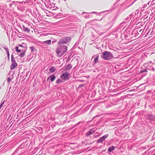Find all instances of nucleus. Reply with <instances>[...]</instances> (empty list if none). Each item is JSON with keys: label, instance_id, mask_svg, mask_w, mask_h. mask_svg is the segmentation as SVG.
<instances>
[{"label": "nucleus", "instance_id": "nucleus-17", "mask_svg": "<svg viewBox=\"0 0 155 155\" xmlns=\"http://www.w3.org/2000/svg\"><path fill=\"white\" fill-rule=\"evenodd\" d=\"M23 29L25 31H27L28 32H29L30 31V30H29V29L26 27H24L23 28Z\"/></svg>", "mask_w": 155, "mask_h": 155}, {"label": "nucleus", "instance_id": "nucleus-2", "mask_svg": "<svg viewBox=\"0 0 155 155\" xmlns=\"http://www.w3.org/2000/svg\"><path fill=\"white\" fill-rule=\"evenodd\" d=\"M102 58L105 60H110L114 58L113 54L110 52L105 51L102 52Z\"/></svg>", "mask_w": 155, "mask_h": 155}, {"label": "nucleus", "instance_id": "nucleus-5", "mask_svg": "<svg viewBox=\"0 0 155 155\" xmlns=\"http://www.w3.org/2000/svg\"><path fill=\"white\" fill-rule=\"evenodd\" d=\"M24 48L21 45H19L15 48L16 51L17 53H19L23 51V48Z\"/></svg>", "mask_w": 155, "mask_h": 155}, {"label": "nucleus", "instance_id": "nucleus-23", "mask_svg": "<svg viewBox=\"0 0 155 155\" xmlns=\"http://www.w3.org/2000/svg\"><path fill=\"white\" fill-rule=\"evenodd\" d=\"M11 79L9 77V78H8L7 79V82H8L9 83L11 81Z\"/></svg>", "mask_w": 155, "mask_h": 155}, {"label": "nucleus", "instance_id": "nucleus-3", "mask_svg": "<svg viewBox=\"0 0 155 155\" xmlns=\"http://www.w3.org/2000/svg\"><path fill=\"white\" fill-rule=\"evenodd\" d=\"M69 73L67 72H65L61 76V78L63 81H65L69 79Z\"/></svg>", "mask_w": 155, "mask_h": 155}, {"label": "nucleus", "instance_id": "nucleus-21", "mask_svg": "<svg viewBox=\"0 0 155 155\" xmlns=\"http://www.w3.org/2000/svg\"><path fill=\"white\" fill-rule=\"evenodd\" d=\"M11 61H12V63H16V62L15 61V60L14 59V58H12V59H11Z\"/></svg>", "mask_w": 155, "mask_h": 155}, {"label": "nucleus", "instance_id": "nucleus-27", "mask_svg": "<svg viewBox=\"0 0 155 155\" xmlns=\"http://www.w3.org/2000/svg\"><path fill=\"white\" fill-rule=\"evenodd\" d=\"M99 136V135H96V136H95V137H98Z\"/></svg>", "mask_w": 155, "mask_h": 155}, {"label": "nucleus", "instance_id": "nucleus-14", "mask_svg": "<svg viewBox=\"0 0 155 155\" xmlns=\"http://www.w3.org/2000/svg\"><path fill=\"white\" fill-rule=\"evenodd\" d=\"M108 136V134H106L104 136H103V137H101V138L102 139V140L104 141V140L107 138Z\"/></svg>", "mask_w": 155, "mask_h": 155}, {"label": "nucleus", "instance_id": "nucleus-28", "mask_svg": "<svg viewBox=\"0 0 155 155\" xmlns=\"http://www.w3.org/2000/svg\"><path fill=\"white\" fill-rule=\"evenodd\" d=\"M2 106L0 105V109H1V108L2 107Z\"/></svg>", "mask_w": 155, "mask_h": 155}, {"label": "nucleus", "instance_id": "nucleus-16", "mask_svg": "<svg viewBox=\"0 0 155 155\" xmlns=\"http://www.w3.org/2000/svg\"><path fill=\"white\" fill-rule=\"evenodd\" d=\"M22 51V52L21 53L20 55V56L21 58L23 57L25 55V50H23Z\"/></svg>", "mask_w": 155, "mask_h": 155}, {"label": "nucleus", "instance_id": "nucleus-15", "mask_svg": "<svg viewBox=\"0 0 155 155\" xmlns=\"http://www.w3.org/2000/svg\"><path fill=\"white\" fill-rule=\"evenodd\" d=\"M51 40H48L45 41L44 42L46 44L50 45L51 44Z\"/></svg>", "mask_w": 155, "mask_h": 155}, {"label": "nucleus", "instance_id": "nucleus-4", "mask_svg": "<svg viewBox=\"0 0 155 155\" xmlns=\"http://www.w3.org/2000/svg\"><path fill=\"white\" fill-rule=\"evenodd\" d=\"M68 41V38H65L63 39H60L58 42V44L59 45H61L63 44L66 43Z\"/></svg>", "mask_w": 155, "mask_h": 155}, {"label": "nucleus", "instance_id": "nucleus-24", "mask_svg": "<svg viewBox=\"0 0 155 155\" xmlns=\"http://www.w3.org/2000/svg\"><path fill=\"white\" fill-rule=\"evenodd\" d=\"M7 55H8V59H9V56H10L9 53L8 52V53H7Z\"/></svg>", "mask_w": 155, "mask_h": 155}, {"label": "nucleus", "instance_id": "nucleus-18", "mask_svg": "<svg viewBox=\"0 0 155 155\" xmlns=\"http://www.w3.org/2000/svg\"><path fill=\"white\" fill-rule=\"evenodd\" d=\"M103 140L102 139L101 137L100 139H99L98 140H97V142L98 143H102L103 141Z\"/></svg>", "mask_w": 155, "mask_h": 155}, {"label": "nucleus", "instance_id": "nucleus-6", "mask_svg": "<svg viewBox=\"0 0 155 155\" xmlns=\"http://www.w3.org/2000/svg\"><path fill=\"white\" fill-rule=\"evenodd\" d=\"M147 118L150 120H153L155 118V116L152 114H148Z\"/></svg>", "mask_w": 155, "mask_h": 155}, {"label": "nucleus", "instance_id": "nucleus-12", "mask_svg": "<svg viewBox=\"0 0 155 155\" xmlns=\"http://www.w3.org/2000/svg\"><path fill=\"white\" fill-rule=\"evenodd\" d=\"M99 57V55H97L96 56V57L94 59V62L95 63H97V61H98Z\"/></svg>", "mask_w": 155, "mask_h": 155}, {"label": "nucleus", "instance_id": "nucleus-9", "mask_svg": "<svg viewBox=\"0 0 155 155\" xmlns=\"http://www.w3.org/2000/svg\"><path fill=\"white\" fill-rule=\"evenodd\" d=\"M95 132V130L94 129H91L87 133V135H91L94 132Z\"/></svg>", "mask_w": 155, "mask_h": 155}, {"label": "nucleus", "instance_id": "nucleus-8", "mask_svg": "<svg viewBox=\"0 0 155 155\" xmlns=\"http://www.w3.org/2000/svg\"><path fill=\"white\" fill-rule=\"evenodd\" d=\"M56 78L54 76V75H51L49 76L48 78V79H50V80L51 81H54L55 79Z\"/></svg>", "mask_w": 155, "mask_h": 155}, {"label": "nucleus", "instance_id": "nucleus-10", "mask_svg": "<svg viewBox=\"0 0 155 155\" xmlns=\"http://www.w3.org/2000/svg\"><path fill=\"white\" fill-rule=\"evenodd\" d=\"M72 68V66L70 64H68L65 68V70H68L71 69Z\"/></svg>", "mask_w": 155, "mask_h": 155}, {"label": "nucleus", "instance_id": "nucleus-22", "mask_svg": "<svg viewBox=\"0 0 155 155\" xmlns=\"http://www.w3.org/2000/svg\"><path fill=\"white\" fill-rule=\"evenodd\" d=\"M5 50L7 53L9 52L8 48H5Z\"/></svg>", "mask_w": 155, "mask_h": 155}, {"label": "nucleus", "instance_id": "nucleus-1", "mask_svg": "<svg viewBox=\"0 0 155 155\" xmlns=\"http://www.w3.org/2000/svg\"><path fill=\"white\" fill-rule=\"evenodd\" d=\"M67 49V46L61 45L56 48V54L58 56L61 57L66 52Z\"/></svg>", "mask_w": 155, "mask_h": 155}, {"label": "nucleus", "instance_id": "nucleus-7", "mask_svg": "<svg viewBox=\"0 0 155 155\" xmlns=\"http://www.w3.org/2000/svg\"><path fill=\"white\" fill-rule=\"evenodd\" d=\"M17 65V64L16 63H12L10 67L11 69L12 70L13 69L16 67Z\"/></svg>", "mask_w": 155, "mask_h": 155}, {"label": "nucleus", "instance_id": "nucleus-26", "mask_svg": "<svg viewBox=\"0 0 155 155\" xmlns=\"http://www.w3.org/2000/svg\"><path fill=\"white\" fill-rule=\"evenodd\" d=\"M14 57L13 55L12 54L11 55V59L14 58Z\"/></svg>", "mask_w": 155, "mask_h": 155}, {"label": "nucleus", "instance_id": "nucleus-11", "mask_svg": "<svg viewBox=\"0 0 155 155\" xmlns=\"http://www.w3.org/2000/svg\"><path fill=\"white\" fill-rule=\"evenodd\" d=\"M115 149V147L114 146H112L110 147H109L108 148V150L109 152H111L112 150H114Z\"/></svg>", "mask_w": 155, "mask_h": 155}, {"label": "nucleus", "instance_id": "nucleus-25", "mask_svg": "<svg viewBox=\"0 0 155 155\" xmlns=\"http://www.w3.org/2000/svg\"><path fill=\"white\" fill-rule=\"evenodd\" d=\"M4 101H3V102L0 105L2 107V105L4 104Z\"/></svg>", "mask_w": 155, "mask_h": 155}, {"label": "nucleus", "instance_id": "nucleus-20", "mask_svg": "<svg viewBox=\"0 0 155 155\" xmlns=\"http://www.w3.org/2000/svg\"><path fill=\"white\" fill-rule=\"evenodd\" d=\"M30 49L31 50V51L32 52L34 50L35 48H34V47H30Z\"/></svg>", "mask_w": 155, "mask_h": 155}, {"label": "nucleus", "instance_id": "nucleus-13", "mask_svg": "<svg viewBox=\"0 0 155 155\" xmlns=\"http://www.w3.org/2000/svg\"><path fill=\"white\" fill-rule=\"evenodd\" d=\"M55 70V68L54 67H52L50 69V71L51 73H53L54 71Z\"/></svg>", "mask_w": 155, "mask_h": 155}, {"label": "nucleus", "instance_id": "nucleus-19", "mask_svg": "<svg viewBox=\"0 0 155 155\" xmlns=\"http://www.w3.org/2000/svg\"><path fill=\"white\" fill-rule=\"evenodd\" d=\"M63 81L60 79H58L56 81V83L57 84L61 83Z\"/></svg>", "mask_w": 155, "mask_h": 155}]
</instances>
